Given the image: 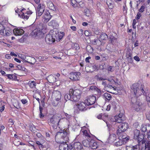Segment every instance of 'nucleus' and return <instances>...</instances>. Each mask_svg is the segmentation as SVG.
<instances>
[{
    "instance_id": "62",
    "label": "nucleus",
    "mask_w": 150,
    "mask_h": 150,
    "mask_svg": "<svg viewBox=\"0 0 150 150\" xmlns=\"http://www.w3.org/2000/svg\"><path fill=\"white\" fill-rule=\"evenodd\" d=\"M39 116L40 118L42 119L44 117V115L42 113V112H40Z\"/></svg>"
},
{
    "instance_id": "60",
    "label": "nucleus",
    "mask_w": 150,
    "mask_h": 150,
    "mask_svg": "<svg viewBox=\"0 0 150 150\" xmlns=\"http://www.w3.org/2000/svg\"><path fill=\"white\" fill-rule=\"evenodd\" d=\"M17 79V76L15 75H14L13 74V78H12V80H16Z\"/></svg>"
},
{
    "instance_id": "42",
    "label": "nucleus",
    "mask_w": 150,
    "mask_h": 150,
    "mask_svg": "<svg viewBox=\"0 0 150 150\" xmlns=\"http://www.w3.org/2000/svg\"><path fill=\"white\" fill-rule=\"evenodd\" d=\"M17 67L18 69L21 70L22 71H25L26 70V69L24 67L20 65H17Z\"/></svg>"
},
{
    "instance_id": "57",
    "label": "nucleus",
    "mask_w": 150,
    "mask_h": 150,
    "mask_svg": "<svg viewBox=\"0 0 150 150\" xmlns=\"http://www.w3.org/2000/svg\"><path fill=\"white\" fill-rule=\"evenodd\" d=\"M21 101L22 103L23 104H25L28 102L27 100H26V99H24L21 100Z\"/></svg>"
},
{
    "instance_id": "10",
    "label": "nucleus",
    "mask_w": 150,
    "mask_h": 150,
    "mask_svg": "<svg viewBox=\"0 0 150 150\" xmlns=\"http://www.w3.org/2000/svg\"><path fill=\"white\" fill-rule=\"evenodd\" d=\"M45 6L44 5L41 4H39L36 10L37 15L39 16H40L45 11Z\"/></svg>"
},
{
    "instance_id": "36",
    "label": "nucleus",
    "mask_w": 150,
    "mask_h": 150,
    "mask_svg": "<svg viewBox=\"0 0 150 150\" xmlns=\"http://www.w3.org/2000/svg\"><path fill=\"white\" fill-rule=\"evenodd\" d=\"M28 57H30L29 56H27L25 57V58L23 59L24 62L29 63L31 64H33V63L30 62V58H29Z\"/></svg>"
},
{
    "instance_id": "25",
    "label": "nucleus",
    "mask_w": 150,
    "mask_h": 150,
    "mask_svg": "<svg viewBox=\"0 0 150 150\" xmlns=\"http://www.w3.org/2000/svg\"><path fill=\"white\" fill-rule=\"evenodd\" d=\"M48 25L49 26H52L53 28H55L58 27L59 25L57 22L55 20L51 21L48 23Z\"/></svg>"
},
{
    "instance_id": "34",
    "label": "nucleus",
    "mask_w": 150,
    "mask_h": 150,
    "mask_svg": "<svg viewBox=\"0 0 150 150\" xmlns=\"http://www.w3.org/2000/svg\"><path fill=\"white\" fill-rule=\"evenodd\" d=\"M103 96L105 99L109 101L111 98L112 96L111 95L108 93H105L103 95Z\"/></svg>"
},
{
    "instance_id": "23",
    "label": "nucleus",
    "mask_w": 150,
    "mask_h": 150,
    "mask_svg": "<svg viewBox=\"0 0 150 150\" xmlns=\"http://www.w3.org/2000/svg\"><path fill=\"white\" fill-rule=\"evenodd\" d=\"M69 92V93H67L64 96V98L65 100L67 101V100H71L72 101H74V97L72 95V94L70 93Z\"/></svg>"
},
{
    "instance_id": "63",
    "label": "nucleus",
    "mask_w": 150,
    "mask_h": 150,
    "mask_svg": "<svg viewBox=\"0 0 150 150\" xmlns=\"http://www.w3.org/2000/svg\"><path fill=\"white\" fill-rule=\"evenodd\" d=\"M96 86H91L90 87V89L92 90H94L95 89V88H96Z\"/></svg>"
},
{
    "instance_id": "21",
    "label": "nucleus",
    "mask_w": 150,
    "mask_h": 150,
    "mask_svg": "<svg viewBox=\"0 0 150 150\" xmlns=\"http://www.w3.org/2000/svg\"><path fill=\"white\" fill-rule=\"evenodd\" d=\"M24 32V31L22 29H14L13 30V33L16 35H22Z\"/></svg>"
},
{
    "instance_id": "52",
    "label": "nucleus",
    "mask_w": 150,
    "mask_h": 150,
    "mask_svg": "<svg viewBox=\"0 0 150 150\" xmlns=\"http://www.w3.org/2000/svg\"><path fill=\"white\" fill-rule=\"evenodd\" d=\"M5 76H7L9 79L12 80L13 74H6Z\"/></svg>"
},
{
    "instance_id": "55",
    "label": "nucleus",
    "mask_w": 150,
    "mask_h": 150,
    "mask_svg": "<svg viewBox=\"0 0 150 150\" xmlns=\"http://www.w3.org/2000/svg\"><path fill=\"white\" fill-rule=\"evenodd\" d=\"M113 67L112 66H109V67L108 68L107 70L108 71H110L111 72H112L114 71V69L112 68Z\"/></svg>"
},
{
    "instance_id": "31",
    "label": "nucleus",
    "mask_w": 150,
    "mask_h": 150,
    "mask_svg": "<svg viewBox=\"0 0 150 150\" xmlns=\"http://www.w3.org/2000/svg\"><path fill=\"white\" fill-rule=\"evenodd\" d=\"M47 6L50 9L53 11L56 10L55 7L52 2H49L47 4Z\"/></svg>"
},
{
    "instance_id": "41",
    "label": "nucleus",
    "mask_w": 150,
    "mask_h": 150,
    "mask_svg": "<svg viewBox=\"0 0 150 150\" xmlns=\"http://www.w3.org/2000/svg\"><path fill=\"white\" fill-rule=\"evenodd\" d=\"M94 91H96L98 93V94L99 95H101L103 93V91H101L100 89L98 88L97 87L96 88Z\"/></svg>"
},
{
    "instance_id": "40",
    "label": "nucleus",
    "mask_w": 150,
    "mask_h": 150,
    "mask_svg": "<svg viewBox=\"0 0 150 150\" xmlns=\"http://www.w3.org/2000/svg\"><path fill=\"white\" fill-rule=\"evenodd\" d=\"M83 144L84 146L89 147L90 142L88 140L84 141L83 142Z\"/></svg>"
},
{
    "instance_id": "18",
    "label": "nucleus",
    "mask_w": 150,
    "mask_h": 150,
    "mask_svg": "<svg viewBox=\"0 0 150 150\" xmlns=\"http://www.w3.org/2000/svg\"><path fill=\"white\" fill-rule=\"evenodd\" d=\"M74 150H84L83 147V146L79 142L74 143L73 146Z\"/></svg>"
},
{
    "instance_id": "51",
    "label": "nucleus",
    "mask_w": 150,
    "mask_h": 150,
    "mask_svg": "<svg viewBox=\"0 0 150 150\" xmlns=\"http://www.w3.org/2000/svg\"><path fill=\"white\" fill-rule=\"evenodd\" d=\"M141 16L142 15L141 13L139 12H138L137 14V15L135 17V19H136L137 20H139L140 19Z\"/></svg>"
},
{
    "instance_id": "6",
    "label": "nucleus",
    "mask_w": 150,
    "mask_h": 150,
    "mask_svg": "<svg viewBox=\"0 0 150 150\" xmlns=\"http://www.w3.org/2000/svg\"><path fill=\"white\" fill-rule=\"evenodd\" d=\"M53 38L55 39V42L56 41L59 42L63 38L64 33V32H59L57 29H54L53 30L51 34Z\"/></svg>"
},
{
    "instance_id": "44",
    "label": "nucleus",
    "mask_w": 150,
    "mask_h": 150,
    "mask_svg": "<svg viewBox=\"0 0 150 150\" xmlns=\"http://www.w3.org/2000/svg\"><path fill=\"white\" fill-rule=\"evenodd\" d=\"M85 15L87 16H90V12L89 9L86 8L85 10Z\"/></svg>"
},
{
    "instance_id": "16",
    "label": "nucleus",
    "mask_w": 150,
    "mask_h": 150,
    "mask_svg": "<svg viewBox=\"0 0 150 150\" xmlns=\"http://www.w3.org/2000/svg\"><path fill=\"white\" fill-rule=\"evenodd\" d=\"M46 42L48 44H52L55 42V39H54L52 34L47 35L45 38Z\"/></svg>"
},
{
    "instance_id": "5",
    "label": "nucleus",
    "mask_w": 150,
    "mask_h": 150,
    "mask_svg": "<svg viewBox=\"0 0 150 150\" xmlns=\"http://www.w3.org/2000/svg\"><path fill=\"white\" fill-rule=\"evenodd\" d=\"M128 124L126 122H124L120 124L118 127L117 133L118 135L121 136L128 128Z\"/></svg>"
},
{
    "instance_id": "49",
    "label": "nucleus",
    "mask_w": 150,
    "mask_h": 150,
    "mask_svg": "<svg viewBox=\"0 0 150 150\" xmlns=\"http://www.w3.org/2000/svg\"><path fill=\"white\" fill-rule=\"evenodd\" d=\"M145 7L144 6H142L139 9V12L140 13H143L144 11Z\"/></svg>"
},
{
    "instance_id": "19",
    "label": "nucleus",
    "mask_w": 150,
    "mask_h": 150,
    "mask_svg": "<svg viewBox=\"0 0 150 150\" xmlns=\"http://www.w3.org/2000/svg\"><path fill=\"white\" fill-rule=\"evenodd\" d=\"M126 150H140V146L139 145L135 146L130 145L126 146Z\"/></svg>"
},
{
    "instance_id": "54",
    "label": "nucleus",
    "mask_w": 150,
    "mask_h": 150,
    "mask_svg": "<svg viewBox=\"0 0 150 150\" xmlns=\"http://www.w3.org/2000/svg\"><path fill=\"white\" fill-rule=\"evenodd\" d=\"M84 34L86 36H88L91 34V33H90L88 30H86L84 32Z\"/></svg>"
},
{
    "instance_id": "48",
    "label": "nucleus",
    "mask_w": 150,
    "mask_h": 150,
    "mask_svg": "<svg viewBox=\"0 0 150 150\" xmlns=\"http://www.w3.org/2000/svg\"><path fill=\"white\" fill-rule=\"evenodd\" d=\"M74 47L75 48L76 50L77 51H78L79 50L80 47L79 44L77 43H75L74 44Z\"/></svg>"
},
{
    "instance_id": "2",
    "label": "nucleus",
    "mask_w": 150,
    "mask_h": 150,
    "mask_svg": "<svg viewBox=\"0 0 150 150\" xmlns=\"http://www.w3.org/2000/svg\"><path fill=\"white\" fill-rule=\"evenodd\" d=\"M69 129L61 130L56 133L55 139L57 142L59 143L66 142L69 139Z\"/></svg>"
},
{
    "instance_id": "37",
    "label": "nucleus",
    "mask_w": 150,
    "mask_h": 150,
    "mask_svg": "<svg viewBox=\"0 0 150 150\" xmlns=\"http://www.w3.org/2000/svg\"><path fill=\"white\" fill-rule=\"evenodd\" d=\"M124 144L123 141L122 140L119 139L118 141L115 142V145L117 146H121L122 144Z\"/></svg>"
},
{
    "instance_id": "50",
    "label": "nucleus",
    "mask_w": 150,
    "mask_h": 150,
    "mask_svg": "<svg viewBox=\"0 0 150 150\" xmlns=\"http://www.w3.org/2000/svg\"><path fill=\"white\" fill-rule=\"evenodd\" d=\"M83 134L84 136L86 137H90V135L87 132L86 130H84L83 132Z\"/></svg>"
},
{
    "instance_id": "3",
    "label": "nucleus",
    "mask_w": 150,
    "mask_h": 150,
    "mask_svg": "<svg viewBox=\"0 0 150 150\" xmlns=\"http://www.w3.org/2000/svg\"><path fill=\"white\" fill-rule=\"evenodd\" d=\"M45 25L41 23L40 24L38 28L35 29L33 31L32 34L35 36H37L39 38H41L44 34L43 31L45 30Z\"/></svg>"
},
{
    "instance_id": "30",
    "label": "nucleus",
    "mask_w": 150,
    "mask_h": 150,
    "mask_svg": "<svg viewBox=\"0 0 150 150\" xmlns=\"http://www.w3.org/2000/svg\"><path fill=\"white\" fill-rule=\"evenodd\" d=\"M137 139H135L137 141L138 143L139 144L144 139V136L143 134H141L139 135L137 137Z\"/></svg>"
},
{
    "instance_id": "1",
    "label": "nucleus",
    "mask_w": 150,
    "mask_h": 150,
    "mask_svg": "<svg viewBox=\"0 0 150 150\" xmlns=\"http://www.w3.org/2000/svg\"><path fill=\"white\" fill-rule=\"evenodd\" d=\"M143 86L138 83H134L131 86V91L132 93H134L135 97L139 96L142 94L145 96L147 102L149 104L150 103V92L148 91L147 88L144 90V88Z\"/></svg>"
},
{
    "instance_id": "43",
    "label": "nucleus",
    "mask_w": 150,
    "mask_h": 150,
    "mask_svg": "<svg viewBox=\"0 0 150 150\" xmlns=\"http://www.w3.org/2000/svg\"><path fill=\"white\" fill-rule=\"evenodd\" d=\"M37 137L40 139H45L43 136L40 133H38L36 134Z\"/></svg>"
},
{
    "instance_id": "27",
    "label": "nucleus",
    "mask_w": 150,
    "mask_h": 150,
    "mask_svg": "<svg viewBox=\"0 0 150 150\" xmlns=\"http://www.w3.org/2000/svg\"><path fill=\"white\" fill-rule=\"evenodd\" d=\"M108 38V35L105 33H102L99 38V41L100 42V40H105Z\"/></svg>"
},
{
    "instance_id": "33",
    "label": "nucleus",
    "mask_w": 150,
    "mask_h": 150,
    "mask_svg": "<svg viewBox=\"0 0 150 150\" xmlns=\"http://www.w3.org/2000/svg\"><path fill=\"white\" fill-rule=\"evenodd\" d=\"M134 136L133 138L134 139H137L138 137L140 134H141L140 133V131L139 130H138L137 129H135L134 131Z\"/></svg>"
},
{
    "instance_id": "11",
    "label": "nucleus",
    "mask_w": 150,
    "mask_h": 150,
    "mask_svg": "<svg viewBox=\"0 0 150 150\" xmlns=\"http://www.w3.org/2000/svg\"><path fill=\"white\" fill-rule=\"evenodd\" d=\"M96 97L93 96H89L85 100L87 105L89 106L94 104L96 101Z\"/></svg>"
},
{
    "instance_id": "38",
    "label": "nucleus",
    "mask_w": 150,
    "mask_h": 150,
    "mask_svg": "<svg viewBox=\"0 0 150 150\" xmlns=\"http://www.w3.org/2000/svg\"><path fill=\"white\" fill-rule=\"evenodd\" d=\"M28 84L31 88H33L35 86V83L33 81H29Z\"/></svg>"
},
{
    "instance_id": "32",
    "label": "nucleus",
    "mask_w": 150,
    "mask_h": 150,
    "mask_svg": "<svg viewBox=\"0 0 150 150\" xmlns=\"http://www.w3.org/2000/svg\"><path fill=\"white\" fill-rule=\"evenodd\" d=\"M123 118H122L121 117H120L119 116H115V121L117 123H122L123 120Z\"/></svg>"
},
{
    "instance_id": "39",
    "label": "nucleus",
    "mask_w": 150,
    "mask_h": 150,
    "mask_svg": "<svg viewBox=\"0 0 150 150\" xmlns=\"http://www.w3.org/2000/svg\"><path fill=\"white\" fill-rule=\"evenodd\" d=\"M147 129L146 125L144 124L142 125L141 127V130L143 132H145L147 131Z\"/></svg>"
},
{
    "instance_id": "13",
    "label": "nucleus",
    "mask_w": 150,
    "mask_h": 150,
    "mask_svg": "<svg viewBox=\"0 0 150 150\" xmlns=\"http://www.w3.org/2000/svg\"><path fill=\"white\" fill-rule=\"evenodd\" d=\"M134 98H131V102L133 104L132 107L134 109L137 111H139L140 109L142 108V103H141L138 101H137L135 104L132 102V100Z\"/></svg>"
},
{
    "instance_id": "45",
    "label": "nucleus",
    "mask_w": 150,
    "mask_h": 150,
    "mask_svg": "<svg viewBox=\"0 0 150 150\" xmlns=\"http://www.w3.org/2000/svg\"><path fill=\"white\" fill-rule=\"evenodd\" d=\"M129 139V136H127L126 138H124L122 140L123 141V144H125Z\"/></svg>"
},
{
    "instance_id": "56",
    "label": "nucleus",
    "mask_w": 150,
    "mask_h": 150,
    "mask_svg": "<svg viewBox=\"0 0 150 150\" xmlns=\"http://www.w3.org/2000/svg\"><path fill=\"white\" fill-rule=\"evenodd\" d=\"M134 59L136 61H137L139 62L140 61V59L139 57L137 56H136L134 57Z\"/></svg>"
},
{
    "instance_id": "20",
    "label": "nucleus",
    "mask_w": 150,
    "mask_h": 150,
    "mask_svg": "<svg viewBox=\"0 0 150 150\" xmlns=\"http://www.w3.org/2000/svg\"><path fill=\"white\" fill-rule=\"evenodd\" d=\"M53 94L55 96L56 100L57 101L60 100L61 98V92L59 91H55L53 92Z\"/></svg>"
},
{
    "instance_id": "61",
    "label": "nucleus",
    "mask_w": 150,
    "mask_h": 150,
    "mask_svg": "<svg viewBox=\"0 0 150 150\" xmlns=\"http://www.w3.org/2000/svg\"><path fill=\"white\" fill-rule=\"evenodd\" d=\"M148 133V140L147 141H149L150 140V129L149 130V132H147Z\"/></svg>"
},
{
    "instance_id": "26",
    "label": "nucleus",
    "mask_w": 150,
    "mask_h": 150,
    "mask_svg": "<svg viewBox=\"0 0 150 150\" xmlns=\"http://www.w3.org/2000/svg\"><path fill=\"white\" fill-rule=\"evenodd\" d=\"M45 142V139H40L39 141L36 140V144L39 146V148L44 147L43 144Z\"/></svg>"
},
{
    "instance_id": "24",
    "label": "nucleus",
    "mask_w": 150,
    "mask_h": 150,
    "mask_svg": "<svg viewBox=\"0 0 150 150\" xmlns=\"http://www.w3.org/2000/svg\"><path fill=\"white\" fill-rule=\"evenodd\" d=\"M97 143L93 140H91L90 141L89 147L90 148L93 149H96L97 148Z\"/></svg>"
},
{
    "instance_id": "17",
    "label": "nucleus",
    "mask_w": 150,
    "mask_h": 150,
    "mask_svg": "<svg viewBox=\"0 0 150 150\" xmlns=\"http://www.w3.org/2000/svg\"><path fill=\"white\" fill-rule=\"evenodd\" d=\"M32 13V12L31 11H28L26 12H24V13L23 12L21 14V15L19 14L18 16L22 18L27 20L29 18V16L27 15H30Z\"/></svg>"
},
{
    "instance_id": "29",
    "label": "nucleus",
    "mask_w": 150,
    "mask_h": 150,
    "mask_svg": "<svg viewBox=\"0 0 150 150\" xmlns=\"http://www.w3.org/2000/svg\"><path fill=\"white\" fill-rule=\"evenodd\" d=\"M149 146V144H148L147 141L145 143L142 144L141 150H149L150 149Z\"/></svg>"
},
{
    "instance_id": "7",
    "label": "nucleus",
    "mask_w": 150,
    "mask_h": 150,
    "mask_svg": "<svg viewBox=\"0 0 150 150\" xmlns=\"http://www.w3.org/2000/svg\"><path fill=\"white\" fill-rule=\"evenodd\" d=\"M69 92L70 93L72 94L74 99V101L78 100L80 98L81 93V91L79 89L73 90V89H71L69 90Z\"/></svg>"
},
{
    "instance_id": "9",
    "label": "nucleus",
    "mask_w": 150,
    "mask_h": 150,
    "mask_svg": "<svg viewBox=\"0 0 150 150\" xmlns=\"http://www.w3.org/2000/svg\"><path fill=\"white\" fill-rule=\"evenodd\" d=\"M60 144L59 146V150H74L72 144H68L66 142Z\"/></svg>"
},
{
    "instance_id": "14",
    "label": "nucleus",
    "mask_w": 150,
    "mask_h": 150,
    "mask_svg": "<svg viewBox=\"0 0 150 150\" xmlns=\"http://www.w3.org/2000/svg\"><path fill=\"white\" fill-rule=\"evenodd\" d=\"M52 16L50 15L49 11L47 10H46L43 12L42 18L44 19V22L47 23L49 21Z\"/></svg>"
},
{
    "instance_id": "22",
    "label": "nucleus",
    "mask_w": 150,
    "mask_h": 150,
    "mask_svg": "<svg viewBox=\"0 0 150 150\" xmlns=\"http://www.w3.org/2000/svg\"><path fill=\"white\" fill-rule=\"evenodd\" d=\"M56 78L54 75H50L47 78V79L49 82L52 83L56 82Z\"/></svg>"
},
{
    "instance_id": "58",
    "label": "nucleus",
    "mask_w": 150,
    "mask_h": 150,
    "mask_svg": "<svg viewBox=\"0 0 150 150\" xmlns=\"http://www.w3.org/2000/svg\"><path fill=\"white\" fill-rule=\"evenodd\" d=\"M3 146L2 142L0 141V150H2Z\"/></svg>"
},
{
    "instance_id": "28",
    "label": "nucleus",
    "mask_w": 150,
    "mask_h": 150,
    "mask_svg": "<svg viewBox=\"0 0 150 150\" xmlns=\"http://www.w3.org/2000/svg\"><path fill=\"white\" fill-rule=\"evenodd\" d=\"M114 2L111 0H107L106 4L109 8L110 9H112L113 7Z\"/></svg>"
},
{
    "instance_id": "35",
    "label": "nucleus",
    "mask_w": 150,
    "mask_h": 150,
    "mask_svg": "<svg viewBox=\"0 0 150 150\" xmlns=\"http://www.w3.org/2000/svg\"><path fill=\"white\" fill-rule=\"evenodd\" d=\"M57 127L58 126H59H59H60V125L62 124V123L64 122L63 119H61L60 117H59L57 116Z\"/></svg>"
},
{
    "instance_id": "64",
    "label": "nucleus",
    "mask_w": 150,
    "mask_h": 150,
    "mask_svg": "<svg viewBox=\"0 0 150 150\" xmlns=\"http://www.w3.org/2000/svg\"><path fill=\"white\" fill-rule=\"evenodd\" d=\"M78 33L81 35H82L83 34V30L82 29H79L78 31Z\"/></svg>"
},
{
    "instance_id": "46",
    "label": "nucleus",
    "mask_w": 150,
    "mask_h": 150,
    "mask_svg": "<svg viewBox=\"0 0 150 150\" xmlns=\"http://www.w3.org/2000/svg\"><path fill=\"white\" fill-rule=\"evenodd\" d=\"M132 54L130 53L128 55V57H127V58L128 59L129 61L131 63L133 61L132 58L131 57Z\"/></svg>"
},
{
    "instance_id": "53",
    "label": "nucleus",
    "mask_w": 150,
    "mask_h": 150,
    "mask_svg": "<svg viewBox=\"0 0 150 150\" xmlns=\"http://www.w3.org/2000/svg\"><path fill=\"white\" fill-rule=\"evenodd\" d=\"M112 105L113 106V108L114 109H116L117 108V103L115 101H113L112 103Z\"/></svg>"
},
{
    "instance_id": "59",
    "label": "nucleus",
    "mask_w": 150,
    "mask_h": 150,
    "mask_svg": "<svg viewBox=\"0 0 150 150\" xmlns=\"http://www.w3.org/2000/svg\"><path fill=\"white\" fill-rule=\"evenodd\" d=\"M5 57L6 59H10L11 58V56L9 54H6L5 56Z\"/></svg>"
},
{
    "instance_id": "12",
    "label": "nucleus",
    "mask_w": 150,
    "mask_h": 150,
    "mask_svg": "<svg viewBox=\"0 0 150 150\" xmlns=\"http://www.w3.org/2000/svg\"><path fill=\"white\" fill-rule=\"evenodd\" d=\"M81 73L79 72H72L69 75V77L71 80L73 81L79 80L80 78L79 76Z\"/></svg>"
},
{
    "instance_id": "4",
    "label": "nucleus",
    "mask_w": 150,
    "mask_h": 150,
    "mask_svg": "<svg viewBox=\"0 0 150 150\" xmlns=\"http://www.w3.org/2000/svg\"><path fill=\"white\" fill-rule=\"evenodd\" d=\"M12 30L7 27H5L0 24V34L4 36L10 35L12 34Z\"/></svg>"
},
{
    "instance_id": "15",
    "label": "nucleus",
    "mask_w": 150,
    "mask_h": 150,
    "mask_svg": "<svg viewBox=\"0 0 150 150\" xmlns=\"http://www.w3.org/2000/svg\"><path fill=\"white\" fill-rule=\"evenodd\" d=\"M86 105H87L85 101L84 102H80L77 105L78 109L79 110L81 111L86 110H87Z\"/></svg>"
},
{
    "instance_id": "47",
    "label": "nucleus",
    "mask_w": 150,
    "mask_h": 150,
    "mask_svg": "<svg viewBox=\"0 0 150 150\" xmlns=\"http://www.w3.org/2000/svg\"><path fill=\"white\" fill-rule=\"evenodd\" d=\"M54 75L55 76V78H57V79H56V81L59 80L60 79L59 78V77L60 76V74H59L57 73L56 74H54Z\"/></svg>"
},
{
    "instance_id": "8",
    "label": "nucleus",
    "mask_w": 150,
    "mask_h": 150,
    "mask_svg": "<svg viewBox=\"0 0 150 150\" xmlns=\"http://www.w3.org/2000/svg\"><path fill=\"white\" fill-rule=\"evenodd\" d=\"M57 115L52 116L48 120L49 124L52 126L54 129H56L57 128Z\"/></svg>"
}]
</instances>
